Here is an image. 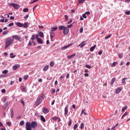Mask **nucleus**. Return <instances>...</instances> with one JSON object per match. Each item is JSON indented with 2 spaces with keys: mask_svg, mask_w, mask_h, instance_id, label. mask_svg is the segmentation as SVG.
Wrapping results in <instances>:
<instances>
[{
  "mask_svg": "<svg viewBox=\"0 0 130 130\" xmlns=\"http://www.w3.org/2000/svg\"><path fill=\"white\" fill-rule=\"evenodd\" d=\"M50 67H53V66H54V63L53 62V61H51L50 63Z\"/></svg>",
  "mask_w": 130,
  "mask_h": 130,
  "instance_id": "nucleus-43",
  "label": "nucleus"
},
{
  "mask_svg": "<svg viewBox=\"0 0 130 130\" xmlns=\"http://www.w3.org/2000/svg\"><path fill=\"white\" fill-rule=\"evenodd\" d=\"M35 36V38L37 39V40H38V39H39V38H38L39 37L38 35H36Z\"/></svg>",
  "mask_w": 130,
  "mask_h": 130,
  "instance_id": "nucleus-56",
  "label": "nucleus"
},
{
  "mask_svg": "<svg viewBox=\"0 0 130 130\" xmlns=\"http://www.w3.org/2000/svg\"><path fill=\"white\" fill-rule=\"evenodd\" d=\"M125 14L126 15H130V11H126V12H125Z\"/></svg>",
  "mask_w": 130,
  "mask_h": 130,
  "instance_id": "nucleus-55",
  "label": "nucleus"
},
{
  "mask_svg": "<svg viewBox=\"0 0 130 130\" xmlns=\"http://www.w3.org/2000/svg\"><path fill=\"white\" fill-rule=\"evenodd\" d=\"M64 28H66V26H63V25H60V26H59V27H58V29H59V30H60V31H61L62 30H64Z\"/></svg>",
  "mask_w": 130,
  "mask_h": 130,
  "instance_id": "nucleus-15",
  "label": "nucleus"
},
{
  "mask_svg": "<svg viewBox=\"0 0 130 130\" xmlns=\"http://www.w3.org/2000/svg\"><path fill=\"white\" fill-rule=\"evenodd\" d=\"M40 117H41V120H42V121H43V122H45L46 121L45 118H44L43 115H41Z\"/></svg>",
  "mask_w": 130,
  "mask_h": 130,
  "instance_id": "nucleus-18",
  "label": "nucleus"
},
{
  "mask_svg": "<svg viewBox=\"0 0 130 130\" xmlns=\"http://www.w3.org/2000/svg\"><path fill=\"white\" fill-rule=\"evenodd\" d=\"M12 38H13V39H15V40H17L18 41H20V40H21V37L17 35L13 36Z\"/></svg>",
  "mask_w": 130,
  "mask_h": 130,
  "instance_id": "nucleus-4",
  "label": "nucleus"
},
{
  "mask_svg": "<svg viewBox=\"0 0 130 130\" xmlns=\"http://www.w3.org/2000/svg\"><path fill=\"white\" fill-rule=\"evenodd\" d=\"M117 125H118V123H117L115 126H114L111 129L112 130H114V128H115V127H116V126H117Z\"/></svg>",
  "mask_w": 130,
  "mask_h": 130,
  "instance_id": "nucleus-46",
  "label": "nucleus"
},
{
  "mask_svg": "<svg viewBox=\"0 0 130 130\" xmlns=\"http://www.w3.org/2000/svg\"><path fill=\"white\" fill-rule=\"evenodd\" d=\"M10 55L11 58H15V57H16V55H14V53H10Z\"/></svg>",
  "mask_w": 130,
  "mask_h": 130,
  "instance_id": "nucleus-23",
  "label": "nucleus"
},
{
  "mask_svg": "<svg viewBox=\"0 0 130 130\" xmlns=\"http://www.w3.org/2000/svg\"><path fill=\"white\" fill-rule=\"evenodd\" d=\"M0 22H1V23H4L5 22V18L1 19Z\"/></svg>",
  "mask_w": 130,
  "mask_h": 130,
  "instance_id": "nucleus-58",
  "label": "nucleus"
},
{
  "mask_svg": "<svg viewBox=\"0 0 130 130\" xmlns=\"http://www.w3.org/2000/svg\"><path fill=\"white\" fill-rule=\"evenodd\" d=\"M7 34H9V31H4L3 32V35H7Z\"/></svg>",
  "mask_w": 130,
  "mask_h": 130,
  "instance_id": "nucleus-34",
  "label": "nucleus"
},
{
  "mask_svg": "<svg viewBox=\"0 0 130 130\" xmlns=\"http://www.w3.org/2000/svg\"><path fill=\"white\" fill-rule=\"evenodd\" d=\"M28 11H29V9H28V8H24L23 10V12H24V13H27V12H28Z\"/></svg>",
  "mask_w": 130,
  "mask_h": 130,
  "instance_id": "nucleus-30",
  "label": "nucleus"
},
{
  "mask_svg": "<svg viewBox=\"0 0 130 130\" xmlns=\"http://www.w3.org/2000/svg\"><path fill=\"white\" fill-rule=\"evenodd\" d=\"M53 37H54V36L50 35V39L51 41H52V39L53 38Z\"/></svg>",
  "mask_w": 130,
  "mask_h": 130,
  "instance_id": "nucleus-57",
  "label": "nucleus"
},
{
  "mask_svg": "<svg viewBox=\"0 0 130 130\" xmlns=\"http://www.w3.org/2000/svg\"><path fill=\"white\" fill-rule=\"evenodd\" d=\"M42 102V100L41 99V97L39 96V98L37 99V100L36 101V106H38V105L41 104Z\"/></svg>",
  "mask_w": 130,
  "mask_h": 130,
  "instance_id": "nucleus-2",
  "label": "nucleus"
},
{
  "mask_svg": "<svg viewBox=\"0 0 130 130\" xmlns=\"http://www.w3.org/2000/svg\"><path fill=\"white\" fill-rule=\"evenodd\" d=\"M6 124L8 125V126H11L12 125V123L10 122H6Z\"/></svg>",
  "mask_w": 130,
  "mask_h": 130,
  "instance_id": "nucleus-37",
  "label": "nucleus"
},
{
  "mask_svg": "<svg viewBox=\"0 0 130 130\" xmlns=\"http://www.w3.org/2000/svg\"><path fill=\"white\" fill-rule=\"evenodd\" d=\"M52 119H53V120H56V119H58V117H53V118H52Z\"/></svg>",
  "mask_w": 130,
  "mask_h": 130,
  "instance_id": "nucleus-52",
  "label": "nucleus"
},
{
  "mask_svg": "<svg viewBox=\"0 0 130 130\" xmlns=\"http://www.w3.org/2000/svg\"><path fill=\"white\" fill-rule=\"evenodd\" d=\"M28 18H29V15H26L24 17V19H28Z\"/></svg>",
  "mask_w": 130,
  "mask_h": 130,
  "instance_id": "nucleus-53",
  "label": "nucleus"
},
{
  "mask_svg": "<svg viewBox=\"0 0 130 130\" xmlns=\"http://www.w3.org/2000/svg\"><path fill=\"white\" fill-rule=\"evenodd\" d=\"M69 112V110H68V107H66L64 109V115H67Z\"/></svg>",
  "mask_w": 130,
  "mask_h": 130,
  "instance_id": "nucleus-21",
  "label": "nucleus"
},
{
  "mask_svg": "<svg viewBox=\"0 0 130 130\" xmlns=\"http://www.w3.org/2000/svg\"><path fill=\"white\" fill-rule=\"evenodd\" d=\"M39 36L41 38H43V37H44V34H43V32L42 31H39Z\"/></svg>",
  "mask_w": 130,
  "mask_h": 130,
  "instance_id": "nucleus-14",
  "label": "nucleus"
},
{
  "mask_svg": "<svg viewBox=\"0 0 130 130\" xmlns=\"http://www.w3.org/2000/svg\"><path fill=\"white\" fill-rule=\"evenodd\" d=\"M127 115V112H125L124 114H123V115L122 116L121 118V119H122V118H123L124 116H126Z\"/></svg>",
  "mask_w": 130,
  "mask_h": 130,
  "instance_id": "nucleus-33",
  "label": "nucleus"
},
{
  "mask_svg": "<svg viewBox=\"0 0 130 130\" xmlns=\"http://www.w3.org/2000/svg\"><path fill=\"white\" fill-rule=\"evenodd\" d=\"M85 68H87V69H91L92 67H91V66L90 65H88V64H86L85 65Z\"/></svg>",
  "mask_w": 130,
  "mask_h": 130,
  "instance_id": "nucleus-40",
  "label": "nucleus"
},
{
  "mask_svg": "<svg viewBox=\"0 0 130 130\" xmlns=\"http://www.w3.org/2000/svg\"><path fill=\"white\" fill-rule=\"evenodd\" d=\"M37 42L39 43V44H43V41H42V39L41 38L38 39Z\"/></svg>",
  "mask_w": 130,
  "mask_h": 130,
  "instance_id": "nucleus-13",
  "label": "nucleus"
},
{
  "mask_svg": "<svg viewBox=\"0 0 130 130\" xmlns=\"http://www.w3.org/2000/svg\"><path fill=\"white\" fill-rule=\"evenodd\" d=\"M13 8L14 10H18V9H20V5L19 4H14Z\"/></svg>",
  "mask_w": 130,
  "mask_h": 130,
  "instance_id": "nucleus-6",
  "label": "nucleus"
},
{
  "mask_svg": "<svg viewBox=\"0 0 130 130\" xmlns=\"http://www.w3.org/2000/svg\"><path fill=\"white\" fill-rule=\"evenodd\" d=\"M7 5H8V6H9V7H14V6H15V4L14 3H7Z\"/></svg>",
  "mask_w": 130,
  "mask_h": 130,
  "instance_id": "nucleus-24",
  "label": "nucleus"
},
{
  "mask_svg": "<svg viewBox=\"0 0 130 130\" xmlns=\"http://www.w3.org/2000/svg\"><path fill=\"white\" fill-rule=\"evenodd\" d=\"M69 32H70V29H69V28H68V27H65L63 29L64 35H68V34H69Z\"/></svg>",
  "mask_w": 130,
  "mask_h": 130,
  "instance_id": "nucleus-3",
  "label": "nucleus"
},
{
  "mask_svg": "<svg viewBox=\"0 0 130 130\" xmlns=\"http://www.w3.org/2000/svg\"><path fill=\"white\" fill-rule=\"evenodd\" d=\"M110 37H111V35H109V36L106 37L105 39H108V38H110Z\"/></svg>",
  "mask_w": 130,
  "mask_h": 130,
  "instance_id": "nucleus-47",
  "label": "nucleus"
},
{
  "mask_svg": "<svg viewBox=\"0 0 130 130\" xmlns=\"http://www.w3.org/2000/svg\"><path fill=\"white\" fill-rule=\"evenodd\" d=\"M73 22V20L71 19L69 20V21L68 22V24H71V23H72Z\"/></svg>",
  "mask_w": 130,
  "mask_h": 130,
  "instance_id": "nucleus-60",
  "label": "nucleus"
},
{
  "mask_svg": "<svg viewBox=\"0 0 130 130\" xmlns=\"http://www.w3.org/2000/svg\"><path fill=\"white\" fill-rule=\"evenodd\" d=\"M64 18H65V20L66 21H68V20H69V16H68V15H64Z\"/></svg>",
  "mask_w": 130,
  "mask_h": 130,
  "instance_id": "nucleus-45",
  "label": "nucleus"
},
{
  "mask_svg": "<svg viewBox=\"0 0 130 130\" xmlns=\"http://www.w3.org/2000/svg\"><path fill=\"white\" fill-rule=\"evenodd\" d=\"M52 94H54V93H55V89H53L52 90Z\"/></svg>",
  "mask_w": 130,
  "mask_h": 130,
  "instance_id": "nucleus-61",
  "label": "nucleus"
},
{
  "mask_svg": "<svg viewBox=\"0 0 130 130\" xmlns=\"http://www.w3.org/2000/svg\"><path fill=\"white\" fill-rule=\"evenodd\" d=\"M83 30H84V28L83 27H81L79 29V32L83 33Z\"/></svg>",
  "mask_w": 130,
  "mask_h": 130,
  "instance_id": "nucleus-38",
  "label": "nucleus"
},
{
  "mask_svg": "<svg viewBox=\"0 0 130 130\" xmlns=\"http://www.w3.org/2000/svg\"><path fill=\"white\" fill-rule=\"evenodd\" d=\"M117 64V62H114L111 65V67H112V68H114V67H115V66H116Z\"/></svg>",
  "mask_w": 130,
  "mask_h": 130,
  "instance_id": "nucleus-27",
  "label": "nucleus"
},
{
  "mask_svg": "<svg viewBox=\"0 0 130 130\" xmlns=\"http://www.w3.org/2000/svg\"><path fill=\"white\" fill-rule=\"evenodd\" d=\"M86 0H78V3L79 4H83L84 2H85Z\"/></svg>",
  "mask_w": 130,
  "mask_h": 130,
  "instance_id": "nucleus-36",
  "label": "nucleus"
},
{
  "mask_svg": "<svg viewBox=\"0 0 130 130\" xmlns=\"http://www.w3.org/2000/svg\"><path fill=\"white\" fill-rule=\"evenodd\" d=\"M14 42V40L12 39L11 38H9L7 39L6 41V44H5V49L6 48H8L9 46H11V44Z\"/></svg>",
  "mask_w": 130,
  "mask_h": 130,
  "instance_id": "nucleus-1",
  "label": "nucleus"
},
{
  "mask_svg": "<svg viewBox=\"0 0 130 130\" xmlns=\"http://www.w3.org/2000/svg\"><path fill=\"white\" fill-rule=\"evenodd\" d=\"M122 90V89H121V87H118L115 91L116 94H118L119 93H120Z\"/></svg>",
  "mask_w": 130,
  "mask_h": 130,
  "instance_id": "nucleus-9",
  "label": "nucleus"
},
{
  "mask_svg": "<svg viewBox=\"0 0 130 130\" xmlns=\"http://www.w3.org/2000/svg\"><path fill=\"white\" fill-rule=\"evenodd\" d=\"M12 26H14V22L10 23L8 25V27H12Z\"/></svg>",
  "mask_w": 130,
  "mask_h": 130,
  "instance_id": "nucleus-39",
  "label": "nucleus"
},
{
  "mask_svg": "<svg viewBox=\"0 0 130 130\" xmlns=\"http://www.w3.org/2000/svg\"><path fill=\"white\" fill-rule=\"evenodd\" d=\"M123 57V55L122 54V53H119L118 54L119 58H122Z\"/></svg>",
  "mask_w": 130,
  "mask_h": 130,
  "instance_id": "nucleus-31",
  "label": "nucleus"
},
{
  "mask_svg": "<svg viewBox=\"0 0 130 130\" xmlns=\"http://www.w3.org/2000/svg\"><path fill=\"white\" fill-rule=\"evenodd\" d=\"M85 45H86V43H85V42H83L81 43L80 44H79L78 46H79L80 48H82V47H83V46H85Z\"/></svg>",
  "mask_w": 130,
  "mask_h": 130,
  "instance_id": "nucleus-16",
  "label": "nucleus"
},
{
  "mask_svg": "<svg viewBox=\"0 0 130 130\" xmlns=\"http://www.w3.org/2000/svg\"><path fill=\"white\" fill-rule=\"evenodd\" d=\"M114 82H115V78H113L111 82V85H113L114 84Z\"/></svg>",
  "mask_w": 130,
  "mask_h": 130,
  "instance_id": "nucleus-28",
  "label": "nucleus"
},
{
  "mask_svg": "<svg viewBox=\"0 0 130 130\" xmlns=\"http://www.w3.org/2000/svg\"><path fill=\"white\" fill-rule=\"evenodd\" d=\"M47 70H48V66H45L43 68V71L45 72H46V71H47Z\"/></svg>",
  "mask_w": 130,
  "mask_h": 130,
  "instance_id": "nucleus-25",
  "label": "nucleus"
},
{
  "mask_svg": "<svg viewBox=\"0 0 130 130\" xmlns=\"http://www.w3.org/2000/svg\"><path fill=\"white\" fill-rule=\"evenodd\" d=\"M84 76H85V77H89V74L85 73V74H84Z\"/></svg>",
  "mask_w": 130,
  "mask_h": 130,
  "instance_id": "nucleus-62",
  "label": "nucleus"
},
{
  "mask_svg": "<svg viewBox=\"0 0 130 130\" xmlns=\"http://www.w3.org/2000/svg\"><path fill=\"white\" fill-rule=\"evenodd\" d=\"M11 111V114H10V116L11 118H13L14 117V110H13V108H11L10 109Z\"/></svg>",
  "mask_w": 130,
  "mask_h": 130,
  "instance_id": "nucleus-10",
  "label": "nucleus"
},
{
  "mask_svg": "<svg viewBox=\"0 0 130 130\" xmlns=\"http://www.w3.org/2000/svg\"><path fill=\"white\" fill-rule=\"evenodd\" d=\"M23 27H24V28H28L29 27V23H28L27 22H25L23 24Z\"/></svg>",
  "mask_w": 130,
  "mask_h": 130,
  "instance_id": "nucleus-17",
  "label": "nucleus"
},
{
  "mask_svg": "<svg viewBox=\"0 0 130 130\" xmlns=\"http://www.w3.org/2000/svg\"><path fill=\"white\" fill-rule=\"evenodd\" d=\"M31 40H35V35H32L31 38Z\"/></svg>",
  "mask_w": 130,
  "mask_h": 130,
  "instance_id": "nucleus-44",
  "label": "nucleus"
},
{
  "mask_svg": "<svg viewBox=\"0 0 130 130\" xmlns=\"http://www.w3.org/2000/svg\"><path fill=\"white\" fill-rule=\"evenodd\" d=\"M51 30L52 32H53V31H56V30H57V26L52 27L51 28Z\"/></svg>",
  "mask_w": 130,
  "mask_h": 130,
  "instance_id": "nucleus-20",
  "label": "nucleus"
},
{
  "mask_svg": "<svg viewBox=\"0 0 130 130\" xmlns=\"http://www.w3.org/2000/svg\"><path fill=\"white\" fill-rule=\"evenodd\" d=\"M20 89L22 92H26V87H25V86H20Z\"/></svg>",
  "mask_w": 130,
  "mask_h": 130,
  "instance_id": "nucleus-12",
  "label": "nucleus"
},
{
  "mask_svg": "<svg viewBox=\"0 0 130 130\" xmlns=\"http://www.w3.org/2000/svg\"><path fill=\"white\" fill-rule=\"evenodd\" d=\"M96 45H94L93 46L90 48V51H93L94 49L96 48Z\"/></svg>",
  "mask_w": 130,
  "mask_h": 130,
  "instance_id": "nucleus-22",
  "label": "nucleus"
},
{
  "mask_svg": "<svg viewBox=\"0 0 130 130\" xmlns=\"http://www.w3.org/2000/svg\"><path fill=\"white\" fill-rule=\"evenodd\" d=\"M20 103L22 104L23 106H25V102H24V101L22 99H21L20 100Z\"/></svg>",
  "mask_w": 130,
  "mask_h": 130,
  "instance_id": "nucleus-29",
  "label": "nucleus"
},
{
  "mask_svg": "<svg viewBox=\"0 0 130 130\" xmlns=\"http://www.w3.org/2000/svg\"><path fill=\"white\" fill-rule=\"evenodd\" d=\"M82 17L83 18H84V19H87V17L86 16V14L85 13L82 15Z\"/></svg>",
  "mask_w": 130,
  "mask_h": 130,
  "instance_id": "nucleus-51",
  "label": "nucleus"
},
{
  "mask_svg": "<svg viewBox=\"0 0 130 130\" xmlns=\"http://www.w3.org/2000/svg\"><path fill=\"white\" fill-rule=\"evenodd\" d=\"M69 119H70V121L68 124V125H72V120L70 118Z\"/></svg>",
  "mask_w": 130,
  "mask_h": 130,
  "instance_id": "nucleus-50",
  "label": "nucleus"
},
{
  "mask_svg": "<svg viewBox=\"0 0 130 130\" xmlns=\"http://www.w3.org/2000/svg\"><path fill=\"white\" fill-rule=\"evenodd\" d=\"M19 124L21 126H23V125H24V124H25V121H21L20 122Z\"/></svg>",
  "mask_w": 130,
  "mask_h": 130,
  "instance_id": "nucleus-26",
  "label": "nucleus"
},
{
  "mask_svg": "<svg viewBox=\"0 0 130 130\" xmlns=\"http://www.w3.org/2000/svg\"><path fill=\"white\" fill-rule=\"evenodd\" d=\"M74 56H76V54H75V53L71 55L68 56L67 58L70 59V58H72V57H74Z\"/></svg>",
  "mask_w": 130,
  "mask_h": 130,
  "instance_id": "nucleus-19",
  "label": "nucleus"
},
{
  "mask_svg": "<svg viewBox=\"0 0 130 130\" xmlns=\"http://www.w3.org/2000/svg\"><path fill=\"white\" fill-rule=\"evenodd\" d=\"M127 79V78H123L122 79V84H124V83H125V80Z\"/></svg>",
  "mask_w": 130,
  "mask_h": 130,
  "instance_id": "nucleus-32",
  "label": "nucleus"
},
{
  "mask_svg": "<svg viewBox=\"0 0 130 130\" xmlns=\"http://www.w3.org/2000/svg\"><path fill=\"white\" fill-rule=\"evenodd\" d=\"M72 27H73V25H72V24L67 25V28H72Z\"/></svg>",
  "mask_w": 130,
  "mask_h": 130,
  "instance_id": "nucleus-49",
  "label": "nucleus"
},
{
  "mask_svg": "<svg viewBox=\"0 0 130 130\" xmlns=\"http://www.w3.org/2000/svg\"><path fill=\"white\" fill-rule=\"evenodd\" d=\"M2 93H6V89H3L2 90Z\"/></svg>",
  "mask_w": 130,
  "mask_h": 130,
  "instance_id": "nucleus-59",
  "label": "nucleus"
},
{
  "mask_svg": "<svg viewBox=\"0 0 130 130\" xmlns=\"http://www.w3.org/2000/svg\"><path fill=\"white\" fill-rule=\"evenodd\" d=\"M43 113L46 114V113H48L49 112V110L46 108H44V109L43 110Z\"/></svg>",
  "mask_w": 130,
  "mask_h": 130,
  "instance_id": "nucleus-8",
  "label": "nucleus"
},
{
  "mask_svg": "<svg viewBox=\"0 0 130 130\" xmlns=\"http://www.w3.org/2000/svg\"><path fill=\"white\" fill-rule=\"evenodd\" d=\"M3 74H8V70H4L3 71Z\"/></svg>",
  "mask_w": 130,
  "mask_h": 130,
  "instance_id": "nucleus-48",
  "label": "nucleus"
},
{
  "mask_svg": "<svg viewBox=\"0 0 130 130\" xmlns=\"http://www.w3.org/2000/svg\"><path fill=\"white\" fill-rule=\"evenodd\" d=\"M72 45H73V44H69V45H68L67 46H64V47L61 48V50H64L69 48V47L72 46Z\"/></svg>",
  "mask_w": 130,
  "mask_h": 130,
  "instance_id": "nucleus-5",
  "label": "nucleus"
},
{
  "mask_svg": "<svg viewBox=\"0 0 130 130\" xmlns=\"http://www.w3.org/2000/svg\"><path fill=\"white\" fill-rule=\"evenodd\" d=\"M84 14H85V15H90V12H86Z\"/></svg>",
  "mask_w": 130,
  "mask_h": 130,
  "instance_id": "nucleus-64",
  "label": "nucleus"
},
{
  "mask_svg": "<svg viewBox=\"0 0 130 130\" xmlns=\"http://www.w3.org/2000/svg\"><path fill=\"white\" fill-rule=\"evenodd\" d=\"M16 25L17 26V27H23V26H24V24L21 22H16Z\"/></svg>",
  "mask_w": 130,
  "mask_h": 130,
  "instance_id": "nucleus-7",
  "label": "nucleus"
},
{
  "mask_svg": "<svg viewBox=\"0 0 130 130\" xmlns=\"http://www.w3.org/2000/svg\"><path fill=\"white\" fill-rule=\"evenodd\" d=\"M14 83H15L14 81H11V82H10V85H13V84H14Z\"/></svg>",
  "mask_w": 130,
  "mask_h": 130,
  "instance_id": "nucleus-63",
  "label": "nucleus"
},
{
  "mask_svg": "<svg viewBox=\"0 0 130 130\" xmlns=\"http://www.w3.org/2000/svg\"><path fill=\"white\" fill-rule=\"evenodd\" d=\"M18 68H20V65L15 64L14 66H13L12 69H13V70H16L18 69Z\"/></svg>",
  "mask_w": 130,
  "mask_h": 130,
  "instance_id": "nucleus-11",
  "label": "nucleus"
},
{
  "mask_svg": "<svg viewBox=\"0 0 130 130\" xmlns=\"http://www.w3.org/2000/svg\"><path fill=\"white\" fill-rule=\"evenodd\" d=\"M80 128H81V129H84V123H81Z\"/></svg>",
  "mask_w": 130,
  "mask_h": 130,
  "instance_id": "nucleus-35",
  "label": "nucleus"
},
{
  "mask_svg": "<svg viewBox=\"0 0 130 130\" xmlns=\"http://www.w3.org/2000/svg\"><path fill=\"white\" fill-rule=\"evenodd\" d=\"M5 106L6 108L8 107V106H9V103L7 102L5 104Z\"/></svg>",
  "mask_w": 130,
  "mask_h": 130,
  "instance_id": "nucleus-54",
  "label": "nucleus"
},
{
  "mask_svg": "<svg viewBox=\"0 0 130 130\" xmlns=\"http://www.w3.org/2000/svg\"><path fill=\"white\" fill-rule=\"evenodd\" d=\"M125 109H127V106H125L124 108H123L122 109V111L123 112V111H125Z\"/></svg>",
  "mask_w": 130,
  "mask_h": 130,
  "instance_id": "nucleus-41",
  "label": "nucleus"
},
{
  "mask_svg": "<svg viewBox=\"0 0 130 130\" xmlns=\"http://www.w3.org/2000/svg\"><path fill=\"white\" fill-rule=\"evenodd\" d=\"M77 128H78V124H75L74 125V130H76Z\"/></svg>",
  "mask_w": 130,
  "mask_h": 130,
  "instance_id": "nucleus-42",
  "label": "nucleus"
}]
</instances>
